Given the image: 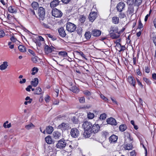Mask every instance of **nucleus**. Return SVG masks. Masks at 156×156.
I'll use <instances>...</instances> for the list:
<instances>
[{"label":"nucleus","mask_w":156,"mask_h":156,"mask_svg":"<svg viewBox=\"0 0 156 156\" xmlns=\"http://www.w3.org/2000/svg\"><path fill=\"white\" fill-rule=\"evenodd\" d=\"M50 99V97L48 95H47L45 98V100L46 102H48Z\"/></svg>","instance_id":"54"},{"label":"nucleus","mask_w":156,"mask_h":156,"mask_svg":"<svg viewBox=\"0 0 156 156\" xmlns=\"http://www.w3.org/2000/svg\"><path fill=\"white\" fill-rule=\"evenodd\" d=\"M38 69L36 67H34L32 70V72L31 73V74L32 75H34L38 72Z\"/></svg>","instance_id":"38"},{"label":"nucleus","mask_w":156,"mask_h":156,"mask_svg":"<svg viewBox=\"0 0 156 156\" xmlns=\"http://www.w3.org/2000/svg\"><path fill=\"white\" fill-rule=\"evenodd\" d=\"M91 33L89 31L85 33L84 36L87 39H89L91 37Z\"/></svg>","instance_id":"33"},{"label":"nucleus","mask_w":156,"mask_h":156,"mask_svg":"<svg viewBox=\"0 0 156 156\" xmlns=\"http://www.w3.org/2000/svg\"><path fill=\"white\" fill-rule=\"evenodd\" d=\"M94 116L93 113L89 112L87 113V117L89 119H93Z\"/></svg>","instance_id":"39"},{"label":"nucleus","mask_w":156,"mask_h":156,"mask_svg":"<svg viewBox=\"0 0 156 156\" xmlns=\"http://www.w3.org/2000/svg\"><path fill=\"white\" fill-rule=\"evenodd\" d=\"M133 138L131 137L130 134L128 133H126L125 135V144L124 147L126 150H131L133 146L132 144Z\"/></svg>","instance_id":"1"},{"label":"nucleus","mask_w":156,"mask_h":156,"mask_svg":"<svg viewBox=\"0 0 156 156\" xmlns=\"http://www.w3.org/2000/svg\"><path fill=\"white\" fill-rule=\"evenodd\" d=\"M119 18L117 16H114L112 18V22L115 24H118L119 22Z\"/></svg>","instance_id":"27"},{"label":"nucleus","mask_w":156,"mask_h":156,"mask_svg":"<svg viewBox=\"0 0 156 156\" xmlns=\"http://www.w3.org/2000/svg\"><path fill=\"white\" fill-rule=\"evenodd\" d=\"M145 71L147 73H149L150 72V69L148 67H145Z\"/></svg>","instance_id":"57"},{"label":"nucleus","mask_w":156,"mask_h":156,"mask_svg":"<svg viewBox=\"0 0 156 156\" xmlns=\"http://www.w3.org/2000/svg\"><path fill=\"white\" fill-rule=\"evenodd\" d=\"M107 122L108 124L113 125H116L117 123L115 119L113 118H110L107 120Z\"/></svg>","instance_id":"12"},{"label":"nucleus","mask_w":156,"mask_h":156,"mask_svg":"<svg viewBox=\"0 0 156 156\" xmlns=\"http://www.w3.org/2000/svg\"><path fill=\"white\" fill-rule=\"evenodd\" d=\"M71 0H61V1L65 4L68 3Z\"/></svg>","instance_id":"61"},{"label":"nucleus","mask_w":156,"mask_h":156,"mask_svg":"<svg viewBox=\"0 0 156 156\" xmlns=\"http://www.w3.org/2000/svg\"><path fill=\"white\" fill-rule=\"evenodd\" d=\"M10 40L11 41L13 42H15L16 41V39L14 37H12L10 38Z\"/></svg>","instance_id":"58"},{"label":"nucleus","mask_w":156,"mask_h":156,"mask_svg":"<svg viewBox=\"0 0 156 156\" xmlns=\"http://www.w3.org/2000/svg\"><path fill=\"white\" fill-rule=\"evenodd\" d=\"M58 32L60 35L62 37H64L66 36V34L63 27H62L59 29Z\"/></svg>","instance_id":"17"},{"label":"nucleus","mask_w":156,"mask_h":156,"mask_svg":"<svg viewBox=\"0 0 156 156\" xmlns=\"http://www.w3.org/2000/svg\"><path fill=\"white\" fill-rule=\"evenodd\" d=\"M51 12L52 15L56 17H60L62 15L61 11L56 8L53 9Z\"/></svg>","instance_id":"5"},{"label":"nucleus","mask_w":156,"mask_h":156,"mask_svg":"<svg viewBox=\"0 0 156 156\" xmlns=\"http://www.w3.org/2000/svg\"><path fill=\"white\" fill-rule=\"evenodd\" d=\"M152 77L154 79L156 80V74L155 73H154L152 74Z\"/></svg>","instance_id":"64"},{"label":"nucleus","mask_w":156,"mask_h":156,"mask_svg":"<svg viewBox=\"0 0 156 156\" xmlns=\"http://www.w3.org/2000/svg\"><path fill=\"white\" fill-rule=\"evenodd\" d=\"M69 127L68 124L63 122L58 126V128L61 129L63 131L69 128Z\"/></svg>","instance_id":"11"},{"label":"nucleus","mask_w":156,"mask_h":156,"mask_svg":"<svg viewBox=\"0 0 156 156\" xmlns=\"http://www.w3.org/2000/svg\"><path fill=\"white\" fill-rule=\"evenodd\" d=\"M79 100L80 103H83L85 102V99L84 97L79 98Z\"/></svg>","instance_id":"46"},{"label":"nucleus","mask_w":156,"mask_h":156,"mask_svg":"<svg viewBox=\"0 0 156 156\" xmlns=\"http://www.w3.org/2000/svg\"><path fill=\"white\" fill-rule=\"evenodd\" d=\"M66 30L69 32H74L76 28L75 25L69 22L66 24Z\"/></svg>","instance_id":"4"},{"label":"nucleus","mask_w":156,"mask_h":156,"mask_svg":"<svg viewBox=\"0 0 156 156\" xmlns=\"http://www.w3.org/2000/svg\"><path fill=\"white\" fill-rule=\"evenodd\" d=\"M142 2V0H135V4L137 5H140Z\"/></svg>","instance_id":"48"},{"label":"nucleus","mask_w":156,"mask_h":156,"mask_svg":"<svg viewBox=\"0 0 156 156\" xmlns=\"http://www.w3.org/2000/svg\"><path fill=\"white\" fill-rule=\"evenodd\" d=\"M38 15L39 19L40 20H43L45 15V11L44 9L42 7H40L38 10Z\"/></svg>","instance_id":"3"},{"label":"nucleus","mask_w":156,"mask_h":156,"mask_svg":"<svg viewBox=\"0 0 156 156\" xmlns=\"http://www.w3.org/2000/svg\"><path fill=\"white\" fill-rule=\"evenodd\" d=\"M82 126L84 130H90L92 124L90 122L86 121L83 123Z\"/></svg>","instance_id":"7"},{"label":"nucleus","mask_w":156,"mask_h":156,"mask_svg":"<svg viewBox=\"0 0 156 156\" xmlns=\"http://www.w3.org/2000/svg\"><path fill=\"white\" fill-rule=\"evenodd\" d=\"M101 98L104 101L107 102L108 101V98L105 97L103 95L101 94L100 95Z\"/></svg>","instance_id":"44"},{"label":"nucleus","mask_w":156,"mask_h":156,"mask_svg":"<svg viewBox=\"0 0 156 156\" xmlns=\"http://www.w3.org/2000/svg\"><path fill=\"white\" fill-rule=\"evenodd\" d=\"M125 4L123 2H119L117 5L116 8L118 11L121 12L124 9Z\"/></svg>","instance_id":"8"},{"label":"nucleus","mask_w":156,"mask_h":156,"mask_svg":"<svg viewBox=\"0 0 156 156\" xmlns=\"http://www.w3.org/2000/svg\"><path fill=\"white\" fill-rule=\"evenodd\" d=\"M128 80L131 85L135 87L136 85V81L134 77L131 76H128Z\"/></svg>","instance_id":"9"},{"label":"nucleus","mask_w":156,"mask_h":156,"mask_svg":"<svg viewBox=\"0 0 156 156\" xmlns=\"http://www.w3.org/2000/svg\"><path fill=\"white\" fill-rule=\"evenodd\" d=\"M153 42L156 46V37H153Z\"/></svg>","instance_id":"63"},{"label":"nucleus","mask_w":156,"mask_h":156,"mask_svg":"<svg viewBox=\"0 0 156 156\" xmlns=\"http://www.w3.org/2000/svg\"><path fill=\"white\" fill-rule=\"evenodd\" d=\"M8 10L11 13H14L16 12V9L14 7L10 6L9 7Z\"/></svg>","instance_id":"35"},{"label":"nucleus","mask_w":156,"mask_h":156,"mask_svg":"<svg viewBox=\"0 0 156 156\" xmlns=\"http://www.w3.org/2000/svg\"><path fill=\"white\" fill-rule=\"evenodd\" d=\"M60 2L59 0H53L50 3L51 8H53L58 5Z\"/></svg>","instance_id":"13"},{"label":"nucleus","mask_w":156,"mask_h":156,"mask_svg":"<svg viewBox=\"0 0 156 156\" xmlns=\"http://www.w3.org/2000/svg\"><path fill=\"white\" fill-rule=\"evenodd\" d=\"M67 141L64 139H61L58 141V142L56 144V146L57 148L62 149L64 148L66 145Z\"/></svg>","instance_id":"2"},{"label":"nucleus","mask_w":156,"mask_h":156,"mask_svg":"<svg viewBox=\"0 0 156 156\" xmlns=\"http://www.w3.org/2000/svg\"><path fill=\"white\" fill-rule=\"evenodd\" d=\"M134 6V5H131L129 6L128 10V12L129 14H131L133 12Z\"/></svg>","instance_id":"29"},{"label":"nucleus","mask_w":156,"mask_h":156,"mask_svg":"<svg viewBox=\"0 0 156 156\" xmlns=\"http://www.w3.org/2000/svg\"><path fill=\"white\" fill-rule=\"evenodd\" d=\"M39 83V80L37 78H35L30 82L31 84L33 87H36Z\"/></svg>","instance_id":"20"},{"label":"nucleus","mask_w":156,"mask_h":156,"mask_svg":"<svg viewBox=\"0 0 156 156\" xmlns=\"http://www.w3.org/2000/svg\"><path fill=\"white\" fill-rule=\"evenodd\" d=\"M5 35L4 31L2 30H0V37H3Z\"/></svg>","instance_id":"49"},{"label":"nucleus","mask_w":156,"mask_h":156,"mask_svg":"<svg viewBox=\"0 0 156 156\" xmlns=\"http://www.w3.org/2000/svg\"><path fill=\"white\" fill-rule=\"evenodd\" d=\"M8 66V62H4L0 66V69L3 70L6 69Z\"/></svg>","instance_id":"25"},{"label":"nucleus","mask_w":156,"mask_h":156,"mask_svg":"<svg viewBox=\"0 0 156 156\" xmlns=\"http://www.w3.org/2000/svg\"><path fill=\"white\" fill-rule=\"evenodd\" d=\"M53 50V47L51 48L48 45H46L45 47L44 51L45 53L47 54L51 52Z\"/></svg>","instance_id":"19"},{"label":"nucleus","mask_w":156,"mask_h":156,"mask_svg":"<svg viewBox=\"0 0 156 156\" xmlns=\"http://www.w3.org/2000/svg\"><path fill=\"white\" fill-rule=\"evenodd\" d=\"M42 90L40 87H37L35 90V92H34L35 94H40L41 93Z\"/></svg>","instance_id":"36"},{"label":"nucleus","mask_w":156,"mask_h":156,"mask_svg":"<svg viewBox=\"0 0 156 156\" xmlns=\"http://www.w3.org/2000/svg\"><path fill=\"white\" fill-rule=\"evenodd\" d=\"M106 117V115L105 113H103L101 114L99 117V119L101 120H104Z\"/></svg>","instance_id":"42"},{"label":"nucleus","mask_w":156,"mask_h":156,"mask_svg":"<svg viewBox=\"0 0 156 156\" xmlns=\"http://www.w3.org/2000/svg\"><path fill=\"white\" fill-rule=\"evenodd\" d=\"M70 90L74 93H77L79 91V90L76 86H73L71 88Z\"/></svg>","instance_id":"34"},{"label":"nucleus","mask_w":156,"mask_h":156,"mask_svg":"<svg viewBox=\"0 0 156 156\" xmlns=\"http://www.w3.org/2000/svg\"><path fill=\"white\" fill-rule=\"evenodd\" d=\"M136 72L137 75L140 76L142 74L139 69H136Z\"/></svg>","instance_id":"51"},{"label":"nucleus","mask_w":156,"mask_h":156,"mask_svg":"<svg viewBox=\"0 0 156 156\" xmlns=\"http://www.w3.org/2000/svg\"><path fill=\"white\" fill-rule=\"evenodd\" d=\"M32 61L34 63H36L37 62V58L36 57H34L32 58Z\"/></svg>","instance_id":"52"},{"label":"nucleus","mask_w":156,"mask_h":156,"mask_svg":"<svg viewBox=\"0 0 156 156\" xmlns=\"http://www.w3.org/2000/svg\"><path fill=\"white\" fill-rule=\"evenodd\" d=\"M97 16V13L96 12L94 11L93 12H90L89 16V20L91 22H93L96 18Z\"/></svg>","instance_id":"10"},{"label":"nucleus","mask_w":156,"mask_h":156,"mask_svg":"<svg viewBox=\"0 0 156 156\" xmlns=\"http://www.w3.org/2000/svg\"><path fill=\"white\" fill-rule=\"evenodd\" d=\"M136 80L138 83V84L141 87H143V85L142 84L141 82L140 81V80L139 79L136 78Z\"/></svg>","instance_id":"53"},{"label":"nucleus","mask_w":156,"mask_h":156,"mask_svg":"<svg viewBox=\"0 0 156 156\" xmlns=\"http://www.w3.org/2000/svg\"><path fill=\"white\" fill-rule=\"evenodd\" d=\"M101 34V32L100 30L94 29L92 31V35L94 37L99 36Z\"/></svg>","instance_id":"16"},{"label":"nucleus","mask_w":156,"mask_h":156,"mask_svg":"<svg viewBox=\"0 0 156 156\" xmlns=\"http://www.w3.org/2000/svg\"><path fill=\"white\" fill-rule=\"evenodd\" d=\"M58 54L59 55L64 57L68 56L67 53L66 51H59L58 52Z\"/></svg>","instance_id":"31"},{"label":"nucleus","mask_w":156,"mask_h":156,"mask_svg":"<svg viewBox=\"0 0 156 156\" xmlns=\"http://www.w3.org/2000/svg\"><path fill=\"white\" fill-rule=\"evenodd\" d=\"M32 101V99H30V100H29L28 101H26L24 102V104L25 105H27L28 103L30 104L31 102Z\"/></svg>","instance_id":"59"},{"label":"nucleus","mask_w":156,"mask_h":156,"mask_svg":"<svg viewBox=\"0 0 156 156\" xmlns=\"http://www.w3.org/2000/svg\"><path fill=\"white\" fill-rule=\"evenodd\" d=\"M100 127L98 125L94 124L92 126L91 130H92V133H97L99 130Z\"/></svg>","instance_id":"15"},{"label":"nucleus","mask_w":156,"mask_h":156,"mask_svg":"<svg viewBox=\"0 0 156 156\" xmlns=\"http://www.w3.org/2000/svg\"><path fill=\"white\" fill-rule=\"evenodd\" d=\"M92 133H93L91 130H84L83 135L84 137L88 138L90 136Z\"/></svg>","instance_id":"14"},{"label":"nucleus","mask_w":156,"mask_h":156,"mask_svg":"<svg viewBox=\"0 0 156 156\" xmlns=\"http://www.w3.org/2000/svg\"><path fill=\"white\" fill-rule=\"evenodd\" d=\"M53 131V128L51 126H49L46 127V131L48 134H51Z\"/></svg>","instance_id":"23"},{"label":"nucleus","mask_w":156,"mask_h":156,"mask_svg":"<svg viewBox=\"0 0 156 156\" xmlns=\"http://www.w3.org/2000/svg\"><path fill=\"white\" fill-rule=\"evenodd\" d=\"M61 135V134L58 131H55L53 133V137L56 140L59 139Z\"/></svg>","instance_id":"18"},{"label":"nucleus","mask_w":156,"mask_h":156,"mask_svg":"<svg viewBox=\"0 0 156 156\" xmlns=\"http://www.w3.org/2000/svg\"><path fill=\"white\" fill-rule=\"evenodd\" d=\"M55 91L56 93V96L58 97V96L59 92V89H55Z\"/></svg>","instance_id":"60"},{"label":"nucleus","mask_w":156,"mask_h":156,"mask_svg":"<svg viewBox=\"0 0 156 156\" xmlns=\"http://www.w3.org/2000/svg\"><path fill=\"white\" fill-rule=\"evenodd\" d=\"M111 99L112 101L116 105H117V102L115 100V99H114L113 98H111Z\"/></svg>","instance_id":"62"},{"label":"nucleus","mask_w":156,"mask_h":156,"mask_svg":"<svg viewBox=\"0 0 156 156\" xmlns=\"http://www.w3.org/2000/svg\"><path fill=\"white\" fill-rule=\"evenodd\" d=\"M72 121L75 124H77L78 122V120L77 117L76 116H73L71 119Z\"/></svg>","instance_id":"41"},{"label":"nucleus","mask_w":156,"mask_h":156,"mask_svg":"<svg viewBox=\"0 0 156 156\" xmlns=\"http://www.w3.org/2000/svg\"><path fill=\"white\" fill-rule=\"evenodd\" d=\"M83 93L86 96H90L91 94V93L90 92L87 90H84L83 91Z\"/></svg>","instance_id":"45"},{"label":"nucleus","mask_w":156,"mask_h":156,"mask_svg":"<svg viewBox=\"0 0 156 156\" xmlns=\"http://www.w3.org/2000/svg\"><path fill=\"white\" fill-rule=\"evenodd\" d=\"M127 3L129 6L134 5V0H127Z\"/></svg>","instance_id":"40"},{"label":"nucleus","mask_w":156,"mask_h":156,"mask_svg":"<svg viewBox=\"0 0 156 156\" xmlns=\"http://www.w3.org/2000/svg\"><path fill=\"white\" fill-rule=\"evenodd\" d=\"M35 127L34 125L32 123H30L25 126V128L27 130L31 129Z\"/></svg>","instance_id":"26"},{"label":"nucleus","mask_w":156,"mask_h":156,"mask_svg":"<svg viewBox=\"0 0 156 156\" xmlns=\"http://www.w3.org/2000/svg\"><path fill=\"white\" fill-rule=\"evenodd\" d=\"M119 17L121 18H123L125 16V14L123 13H120L119 15Z\"/></svg>","instance_id":"50"},{"label":"nucleus","mask_w":156,"mask_h":156,"mask_svg":"<svg viewBox=\"0 0 156 156\" xmlns=\"http://www.w3.org/2000/svg\"><path fill=\"white\" fill-rule=\"evenodd\" d=\"M44 40V38L41 36H38L36 39V42L37 44H38L39 46H40L41 45L40 42L43 41Z\"/></svg>","instance_id":"21"},{"label":"nucleus","mask_w":156,"mask_h":156,"mask_svg":"<svg viewBox=\"0 0 156 156\" xmlns=\"http://www.w3.org/2000/svg\"><path fill=\"white\" fill-rule=\"evenodd\" d=\"M45 140L46 142L48 144H52L53 142L51 137L49 135L46 137L45 138Z\"/></svg>","instance_id":"24"},{"label":"nucleus","mask_w":156,"mask_h":156,"mask_svg":"<svg viewBox=\"0 0 156 156\" xmlns=\"http://www.w3.org/2000/svg\"><path fill=\"white\" fill-rule=\"evenodd\" d=\"M47 35L48 37L51 38L53 41H55L56 39L55 37L49 34H47Z\"/></svg>","instance_id":"43"},{"label":"nucleus","mask_w":156,"mask_h":156,"mask_svg":"<svg viewBox=\"0 0 156 156\" xmlns=\"http://www.w3.org/2000/svg\"><path fill=\"white\" fill-rule=\"evenodd\" d=\"M70 134L71 136L73 138L77 137L80 135L79 131L76 128H73L71 130Z\"/></svg>","instance_id":"6"},{"label":"nucleus","mask_w":156,"mask_h":156,"mask_svg":"<svg viewBox=\"0 0 156 156\" xmlns=\"http://www.w3.org/2000/svg\"><path fill=\"white\" fill-rule=\"evenodd\" d=\"M117 139L118 137L117 136L113 135L109 137V141L111 143L115 142L117 141Z\"/></svg>","instance_id":"22"},{"label":"nucleus","mask_w":156,"mask_h":156,"mask_svg":"<svg viewBox=\"0 0 156 156\" xmlns=\"http://www.w3.org/2000/svg\"><path fill=\"white\" fill-rule=\"evenodd\" d=\"M18 49L19 50L22 52H25L26 51V48L23 45H20L18 47Z\"/></svg>","instance_id":"32"},{"label":"nucleus","mask_w":156,"mask_h":156,"mask_svg":"<svg viewBox=\"0 0 156 156\" xmlns=\"http://www.w3.org/2000/svg\"><path fill=\"white\" fill-rule=\"evenodd\" d=\"M32 88V86L30 85L28 86L26 89V90L27 91H30V89Z\"/></svg>","instance_id":"55"},{"label":"nucleus","mask_w":156,"mask_h":156,"mask_svg":"<svg viewBox=\"0 0 156 156\" xmlns=\"http://www.w3.org/2000/svg\"><path fill=\"white\" fill-rule=\"evenodd\" d=\"M31 6L34 9L37 10L38 8L39 5L37 2H34L32 3Z\"/></svg>","instance_id":"28"},{"label":"nucleus","mask_w":156,"mask_h":156,"mask_svg":"<svg viewBox=\"0 0 156 156\" xmlns=\"http://www.w3.org/2000/svg\"><path fill=\"white\" fill-rule=\"evenodd\" d=\"M85 19L86 18L84 16H80V20L81 23H83L85 21Z\"/></svg>","instance_id":"47"},{"label":"nucleus","mask_w":156,"mask_h":156,"mask_svg":"<svg viewBox=\"0 0 156 156\" xmlns=\"http://www.w3.org/2000/svg\"><path fill=\"white\" fill-rule=\"evenodd\" d=\"M127 129V126L125 125H121L120 126L119 129L120 130L121 132L125 131Z\"/></svg>","instance_id":"30"},{"label":"nucleus","mask_w":156,"mask_h":156,"mask_svg":"<svg viewBox=\"0 0 156 156\" xmlns=\"http://www.w3.org/2000/svg\"><path fill=\"white\" fill-rule=\"evenodd\" d=\"M8 121H6L3 124V126L5 128H9L11 127V124H8Z\"/></svg>","instance_id":"37"},{"label":"nucleus","mask_w":156,"mask_h":156,"mask_svg":"<svg viewBox=\"0 0 156 156\" xmlns=\"http://www.w3.org/2000/svg\"><path fill=\"white\" fill-rule=\"evenodd\" d=\"M26 82V80L25 79H23L22 80H20L19 82L20 83L22 84Z\"/></svg>","instance_id":"56"}]
</instances>
